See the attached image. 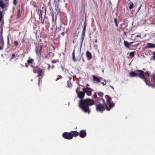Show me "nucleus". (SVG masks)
<instances>
[{
    "mask_svg": "<svg viewBox=\"0 0 155 155\" xmlns=\"http://www.w3.org/2000/svg\"><path fill=\"white\" fill-rule=\"evenodd\" d=\"M80 87H78L76 90L77 96L80 99L79 102L78 106L84 112L89 114L91 112L89 106L94 105L95 101L94 100L90 98L83 99L85 94L83 91H80Z\"/></svg>",
    "mask_w": 155,
    "mask_h": 155,
    "instance_id": "1",
    "label": "nucleus"
},
{
    "mask_svg": "<svg viewBox=\"0 0 155 155\" xmlns=\"http://www.w3.org/2000/svg\"><path fill=\"white\" fill-rule=\"evenodd\" d=\"M105 97H106L107 103L105 102V101L103 98H101L104 104L105 108L104 106L101 103L97 104H94L96 107V110L97 111L103 113L104 110L105 109H106L107 111H109L112 108L115 106L114 104L112 103L111 98L108 95H106Z\"/></svg>",
    "mask_w": 155,
    "mask_h": 155,
    "instance_id": "2",
    "label": "nucleus"
},
{
    "mask_svg": "<svg viewBox=\"0 0 155 155\" xmlns=\"http://www.w3.org/2000/svg\"><path fill=\"white\" fill-rule=\"evenodd\" d=\"M150 72L148 71H146L144 72L141 70H137L134 71H132L130 72L129 76L130 77H137L139 78L143 79L146 83V85L149 86L154 87V85L151 83L150 80L147 79L146 76H150Z\"/></svg>",
    "mask_w": 155,
    "mask_h": 155,
    "instance_id": "3",
    "label": "nucleus"
},
{
    "mask_svg": "<svg viewBox=\"0 0 155 155\" xmlns=\"http://www.w3.org/2000/svg\"><path fill=\"white\" fill-rule=\"evenodd\" d=\"M75 131H72L69 132H64L62 134V137L65 139L70 140L72 139L73 137H75L76 133Z\"/></svg>",
    "mask_w": 155,
    "mask_h": 155,
    "instance_id": "4",
    "label": "nucleus"
},
{
    "mask_svg": "<svg viewBox=\"0 0 155 155\" xmlns=\"http://www.w3.org/2000/svg\"><path fill=\"white\" fill-rule=\"evenodd\" d=\"M33 68V72L35 74H38L37 77H39L40 76H43L44 75V72L42 69L40 68L38 66L35 67L34 66Z\"/></svg>",
    "mask_w": 155,
    "mask_h": 155,
    "instance_id": "5",
    "label": "nucleus"
},
{
    "mask_svg": "<svg viewBox=\"0 0 155 155\" xmlns=\"http://www.w3.org/2000/svg\"><path fill=\"white\" fill-rule=\"evenodd\" d=\"M44 46L42 45H38L35 47V51L36 54L38 56L40 57L43 50Z\"/></svg>",
    "mask_w": 155,
    "mask_h": 155,
    "instance_id": "6",
    "label": "nucleus"
},
{
    "mask_svg": "<svg viewBox=\"0 0 155 155\" xmlns=\"http://www.w3.org/2000/svg\"><path fill=\"white\" fill-rule=\"evenodd\" d=\"M75 132H77V133H76L75 137L79 135L80 137L81 138H84L86 136L87 133L86 130H81L79 132H78L76 131H75Z\"/></svg>",
    "mask_w": 155,
    "mask_h": 155,
    "instance_id": "7",
    "label": "nucleus"
},
{
    "mask_svg": "<svg viewBox=\"0 0 155 155\" xmlns=\"http://www.w3.org/2000/svg\"><path fill=\"white\" fill-rule=\"evenodd\" d=\"M91 89L87 87H84L82 89V91H84V93H86L87 95L88 96H91L92 94V92L91 91Z\"/></svg>",
    "mask_w": 155,
    "mask_h": 155,
    "instance_id": "8",
    "label": "nucleus"
},
{
    "mask_svg": "<svg viewBox=\"0 0 155 155\" xmlns=\"http://www.w3.org/2000/svg\"><path fill=\"white\" fill-rule=\"evenodd\" d=\"M34 59L30 57H29L27 61V62L30 64L31 68L34 67V66H35V64L34 63Z\"/></svg>",
    "mask_w": 155,
    "mask_h": 155,
    "instance_id": "9",
    "label": "nucleus"
},
{
    "mask_svg": "<svg viewBox=\"0 0 155 155\" xmlns=\"http://www.w3.org/2000/svg\"><path fill=\"white\" fill-rule=\"evenodd\" d=\"M155 47V44L152 43H149L147 44L144 47V49H147L148 48H153Z\"/></svg>",
    "mask_w": 155,
    "mask_h": 155,
    "instance_id": "10",
    "label": "nucleus"
},
{
    "mask_svg": "<svg viewBox=\"0 0 155 155\" xmlns=\"http://www.w3.org/2000/svg\"><path fill=\"white\" fill-rule=\"evenodd\" d=\"M86 56L88 60H90L92 58V55L90 52L87 51L86 53Z\"/></svg>",
    "mask_w": 155,
    "mask_h": 155,
    "instance_id": "11",
    "label": "nucleus"
},
{
    "mask_svg": "<svg viewBox=\"0 0 155 155\" xmlns=\"http://www.w3.org/2000/svg\"><path fill=\"white\" fill-rule=\"evenodd\" d=\"M124 46L127 48H129V45H130L131 44L133 43V42H131L129 43L127 41H124Z\"/></svg>",
    "mask_w": 155,
    "mask_h": 155,
    "instance_id": "12",
    "label": "nucleus"
},
{
    "mask_svg": "<svg viewBox=\"0 0 155 155\" xmlns=\"http://www.w3.org/2000/svg\"><path fill=\"white\" fill-rule=\"evenodd\" d=\"M5 4L3 0H0V7L2 8V9H4Z\"/></svg>",
    "mask_w": 155,
    "mask_h": 155,
    "instance_id": "13",
    "label": "nucleus"
},
{
    "mask_svg": "<svg viewBox=\"0 0 155 155\" xmlns=\"http://www.w3.org/2000/svg\"><path fill=\"white\" fill-rule=\"evenodd\" d=\"M42 14L41 12L40 14H39V19H40V22L42 24H43L44 22V19H42Z\"/></svg>",
    "mask_w": 155,
    "mask_h": 155,
    "instance_id": "14",
    "label": "nucleus"
},
{
    "mask_svg": "<svg viewBox=\"0 0 155 155\" xmlns=\"http://www.w3.org/2000/svg\"><path fill=\"white\" fill-rule=\"evenodd\" d=\"M0 43L1 44V46L3 48V49L4 48V39L3 38V37H2V38L0 39Z\"/></svg>",
    "mask_w": 155,
    "mask_h": 155,
    "instance_id": "15",
    "label": "nucleus"
},
{
    "mask_svg": "<svg viewBox=\"0 0 155 155\" xmlns=\"http://www.w3.org/2000/svg\"><path fill=\"white\" fill-rule=\"evenodd\" d=\"M2 12L1 11H0V22L2 23H4V20L2 19Z\"/></svg>",
    "mask_w": 155,
    "mask_h": 155,
    "instance_id": "16",
    "label": "nucleus"
},
{
    "mask_svg": "<svg viewBox=\"0 0 155 155\" xmlns=\"http://www.w3.org/2000/svg\"><path fill=\"white\" fill-rule=\"evenodd\" d=\"M93 79L94 81H96L99 82H100V79L99 78L96 77L95 75H93Z\"/></svg>",
    "mask_w": 155,
    "mask_h": 155,
    "instance_id": "17",
    "label": "nucleus"
},
{
    "mask_svg": "<svg viewBox=\"0 0 155 155\" xmlns=\"http://www.w3.org/2000/svg\"><path fill=\"white\" fill-rule=\"evenodd\" d=\"M21 16V13L20 12V10L19 9L17 12V14L16 15V18L18 19Z\"/></svg>",
    "mask_w": 155,
    "mask_h": 155,
    "instance_id": "18",
    "label": "nucleus"
},
{
    "mask_svg": "<svg viewBox=\"0 0 155 155\" xmlns=\"http://www.w3.org/2000/svg\"><path fill=\"white\" fill-rule=\"evenodd\" d=\"M74 51H75V49L74 50L73 52L72 53V60L74 61H76V59L75 58V54H74Z\"/></svg>",
    "mask_w": 155,
    "mask_h": 155,
    "instance_id": "19",
    "label": "nucleus"
},
{
    "mask_svg": "<svg viewBox=\"0 0 155 155\" xmlns=\"http://www.w3.org/2000/svg\"><path fill=\"white\" fill-rule=\"evenodd\" d=\"M68 87H72V84L71 83V79L70 78V80H68L67 81Z\"/></svg>",
    "mask_w": 155,
    "mask_h": 155,
    "instance_id": "20",
    "label": "nucleus"
},
{
    "mask_svg": "<svg viewBox=\"0 0 155 155\" xmlns=\"http://www.w3.org/2000/svg\"><path fill=\"white\" fill-rule=\"evenodd\" d=\"M135 53V51H134L131 52L130 53V57H131V58H132L134 57V54Z\"/></svg>",
    "mask_w": 155,
    "mask_h": 155,
    "instance_id": "21",
    "label": "nucleus"
},
{
    "mask_svg": "<svg viewBox=\"0 0 155 155\" xmlns=\"http://www.w3.org/2000/svg\"><path fill=\"white\" fill-rule=\"evenodd\" d=\"M51 62L52 63H55L57 62H59V60L58 59H54L51 60Z\"/></svg>",
    "mask_w": 155,
    "mask_h": 155,
    "instance_id": "22",
    "label": "nucleus"
},
{
    "mask_svg": "<svg viewBox=\"0 0 155 155\" xmlns=\"http://www.w3.org/2000/svg\"><path fill=\"white\" fill-rule=\"evenodd\" d=\"M98 95L100 97H103V96L104 94L101 92H99L98 93Z\"/></svg>",
    "mask_w": 155,
    "mask_h": 155,
    "instance_id": "23",
    "label": "nucleus"
},
{
    "mask_svg": "<svg viewBox=\"0 0 155 155\" xmlns=\"http://www.w3.org/2000/svg\"><path fill=\"white\" fill-rule=\"evenodd\" d=\"M151 81H154V85H155V74L151 78Z\"/></svg>",
    "mask_w": 155,
    "mask_h": 155,
    "instance_id": "24",
    "label": "nucleus"
},
{
    "mask_svg": "<svg viewBox=\"0 0 155 155\" xmlns=\"http://www.w3.org/2000/svg\"><path fill=\"white\" fill-rule=\"evenodd\" d=\"M32 5L35 7H37L38 5L35 2H33L32 3Z\"/></svg>",
    "mask_w": 155,
    "mask_h": 155,
    "instance_id": "25",
    "label": "nucleus"
},
{
    "mask_svg": "<svg viewBox=\"0 0 155 155\" xmlns=\"http://www.w3.org/2000/svg\"><path fill=\"white\" fill-rule=\"evenodd\" d=\"M134 4L133 3H131L129 6V8L130 9H131L134 7Z\"/></svg>",
    "mask_w": 155,
    "mask_h": 155,
    "instance_id": "26",
    "label": "nucleus"
},
{
    "mask_svg": "<svg viewBox=\"0 0 155 155\" xmlns=\"http://www.w3.org/2000/svg\"><path fill=\"white\" fill-rule=\"evenodd\" d=\"M78 33H77V31H75L74 34V35H73L74 37H75L76 36H78Z\"/></svg>",
    "mask_w": 155,
    "mask_h": 155,
    "instance_id": "27",
    "label": "nucleus"
},
{
    "mask_svg": "<svg viewBox=\"0 0 155 155\" xmlns=\"http://www.w3.org/2000/svg\"><path fill=\"white\" fill-rule=\"evenodd\" d=\"M14 44L15 46H16V47L18 46V41H14Z\"/></svg>",
    "mask_w": 155,
    "mask_h": 155,
    "instance_id": "28",
    "label": "nucleus"
},
{
    "mask_svg": "<svg viewBox=\"0 0 155 155\" xmlns=\"http://www.w3.org/2000/svg\"><path fill=\"white\" fill-rule=\"evenodd\" d=\"M16 57V56L15 54H13L12 55V57L11 58V59L10 60H11L12 59H13V58H15Z\"/></svg>",
    "mask_w": 155,
    "mask_h": 155,
    "instance_id": "29",
    "label": "nucleus"
},
{
    "mask_svg": "<svg viewBox=\"0 0 155 155\" xmlns=\"http://www.w3.org/2000/svg\"><path fill=\"white\" fill-rule=\"evenodd\" d=\"M29 65L30 64H28L27 62L26 63H25V67L27 68H28L29 67Z\"/></svg>",
    "mask_w": 155,
    "mask_h": 155,
    "instance_id": "30",
    "label": "nucleus"
},
{
    "mask_svg": "<svg viewBox=\"0 0 155 155\" xmlns=\"http://www.w3.org/2000/svg\"><path fill=\"white\" fill-rule=\"evenodd\" d=\"M84 27L83 28H86V21H85V22H84Z\"/></svg>",
    "mask_w": 155,
    "mask_h": 155,
    "instance_id": "31",
    "label": "nucleus"
},
{
    "mask_svg": "<svg viewBox=\"0 0 155 155\" xmlns=\"http://www.w3.org/2000/svg\"><path fill=\"white\" fill-rule=\"evenodd\" d=\"M47 65H48V70H49L51 67L50 65L49 64H47Z\"/></svg>",
    "mask_w": 155,
    "mask_h": 155,
    "instance_id": "32",
    "label": "nucleus"
},
{
    "mask_svg": "<svg viewBox=\"0 0 155 155\" xmlns=\"http://www.w3.org/2000/svg\"><path fill=\"white\" fill-rule=\"evenodd\" d=\"M85 35V33H84L83 32H82V38L83 39Z\"/></svg>",
    "mask_w": 155,
    "mask_h": 155,
    "instance_id": "33",
    "label": "nucleus"
},
{
    "mask_svg": "<svg viewBox=\"0 0 155 155\" xmlns=\"http://www.w3.org/2000/svg\"><path fill=\"white\" fill-rule=\"evenodd\" d=\"M13 3H14V5H16L17 3V0H14Z\"/></svg>",
    "mask_w": 155,
    "mask_h": 155,
    "instance_id": "34",
    "label": "nucleus"
},
{
    "mask_svg": "<svg viewBox=\"0 0 155 155\" xmlns=\"http://www.w3.org/2000/svg\"><path fill=\"white\" fill-rule=\"evenodd\" d=\"M153 59L155 60V51H154L153 52Z\"/></svg>",
    "mask_w": 155,
    "mask_h": 155,
    "instance_id": "35",
    "label": "nucleus"
},
{
    "mask_svg": "<svg viewBox=\"0 0 155 155\" xmlns=\"http://www.w3.org/2000/svg\"><path fill=\"white\" fill-rule=\"evenodd\" d=\"M114 22L115 24L117 23V18H114Z\"/></svg>",
    "mask_w": 155,
    "mask_h": 155,
    "instance_id": "36",
    "label": "nucleus"
},
{
    "mask_svg": "<svg viewBox=\"0 0 155 155\" xmlns=\"http://www.w3.org/2000/svg\"><path fill=\"white\" fill-rule=\"evenodd\" d=\"M86 29V28H83V30L82 31V32H83V33H85Z\"/></svg>",
    "mask_w": 155,
    "mask_h": 155,
    "instance_id": "37",
    "label": "nucleus"
},
{
    "mask_svg": "<svg viewBox=\"0 0 155 155\" xmlns=\"http://www.w3.org/2000/svg\"><path fill=\"white\" fill-rule=\"evenodd\" d=\"M73 80L74 81V78H76V79L77 78H76V76H73Z\"/></svg>",
    "mask_w": 155,
    "mask_h": 155,
    "instance_id": "38",
    "label": "nucleus"
},
{
    "mask_svg": "<svg viewBox=\"0 0 155 155\" xmlns=\"http://www.w3.org/2000/svg\"><path fill=\"white\" fill-rule=\"evenodd\" d=\"M7 39H8V44L9 43V36H8V37Z\"/></svg>",
    "mask_w": 155,
    "mask_h": 155,
    "instance_id": "39",
    "label": "nucleus"
},
{
    "mask_svg": "<svg viewBox=\"0 0 155 155\" xmlns=\"http://www.w3.org/2000/svg\"><path fill=\"white\" fill-rule=\"evenodd\" d=\"M54 68V65H52V66L51 67V68L52 69H53V68Z\"/></svg>",
    "mask_w": 155,
    "mask_h": 155,
    "instance_id": "40",
    "label": "nucleus"
},
{
    "mask_svg": "<svg viewBox=\"0 0 155 155\" xmlns=\"http://www.w3.org/2000/svg\"><path fill=\"white\" fill-rule=\"evenodd\" d=\"M101 84H102L103 85H104L106 84V83H104V82H102Z\"/></svg>",
    "mask_w": 155,
    "mask_h": 155,
    "instance_id": "41",
    "label": "nucleus"
},
{
    "mask_svg": "<svg viewBox=\"0 0 155 155\" xmlns=\"http://www.w3.org/2000/svg\"><path fill=\"white\" fill-rule=\"evenodd\" d=\"M140 36H141L140 35H136V37H140Z\"/></svg>",
    "mask_w": 155,
    "mask_h": 155,
    "instance_id": "42",
    "label": "nucleus"
},
{
    "mask_svg": "<svg viewBox=\"0 0 155 155\" xmlns=\"http://www.w3.org/2000/svg\"><path fill=\"white\" fill-rule=\"evenodd\" d=\"M97 39H96L95 40V43H97Z\"/></svg>",
    "mask_w": 155,
    "mask_h": 155,
    "instance_id": "43",
    "label": "nucleus"
},
{
    "mask_svg": "<svg viewBox=\"0 0 155 155\" xmlns=\"http://www.w3.org/2000/svg\"><path fill=\"white\" fill-rule=\"evenodd\" d=\"M141 5H140V7H139V8H138V11H137V12H138V11L140 10V8H141Z\"/></svg>",
    "mask_w": 155,
    "mask_h": 155,
    "instance_id": "44",
    "label": "nucleus"
},
{
    "mask_svg": "<svg viewBox=\"0 0 155 155\" xmlns=\"http://www.w3.org/2000/svg\"><path fill=\"white\" fill-rule=\"evenodd\" d=\"M110 87H111L112 89H114V87H113V86H111V85H110Z\"/></svg>",
    "mask_w": 155,
    "mask_h": 155,
    "instance_id": "45",
    "label": "nucleus"
},
{
    "mask_svg": "<svg viewBox=\"0 0 155 155\" xmlns=\"http://www.w3.org/2000/svg\"><path fill=\"white\" fill-rule=\"evenodd\" d=\"M115 25H116V26L117 27H118V25L117 23L115 24Z\"/></svg>",
    "mask_w": 155,
    "mask_h": 155,
    "instance_id": "46",
    "label": "nucleus"
},
{
    "mask_svg": "<svg viewBox=\"0 0 155 155\" xmlns=\"http://www.w3.org/2000/svg\"><path fill=\"white\" fill-rule=\"evenodd\" d=\"M64 32H62L61 33V35H64Z\"/></svg>",
    "mask_w": 155,
    "mask_h": 155,
    "instance_id": "47",
    "label": "nucleus"
},
{
    "mask_svg": "<svg viewBox=\"0 0 155 155\" xmlns=\"http://www.w3.org/2000/svg\"><path fill=\"white\" fill-rule=\"evenodd\" d=\"M59 78H57V79H56V81H57V80L59 79Z\"/></svg>",
    "mask_w": 155,
    "mask_h": 155,
    "instance_id": "48",
    "label": "nucleus"
},
{
    "mask_svg": "<svg viewBox=\"0 0 155 155\" xmlns=\"http://www.w3.org/2000/svg\"><path fill=\"white\" fill-rule=\"evenodd\" d=\"M40 80H39V82H38V84L39 85V83H40Z\"/></svg>",
    "mask_w": 155,
    "mask_h": 155,
    "instance_id": "49",
    "label": "nucleus"
},
{
    "mask_svg": "<svg viewBox=\"0 0 155 155\" xmlns=\"http://www.w3.org/2000/svg\"><path fill=\"white\" fill-rule=\"evenodd\" d=\"M79 29V27L77 28V30L78 29Z\"/></svg>",
    "mask_w": 155,
    "mask_h": 155,
    "instance_id": "50",
    "label": "nucleus"
},
{
    "mask_svg": "<svg viewBox=\"0 0 155 155\" xmlns=\"http://www.w3.org/2000/svg\"><path fill=\"white\" fill-rule=\"evenodd\" d=\"M73 43H74V41H73Z\"/></svg>",
    "mask_w": 155,
    "mask_h": 155,
    "instance_id": "51",
    "label": "nucleus"
}]
</instances>
